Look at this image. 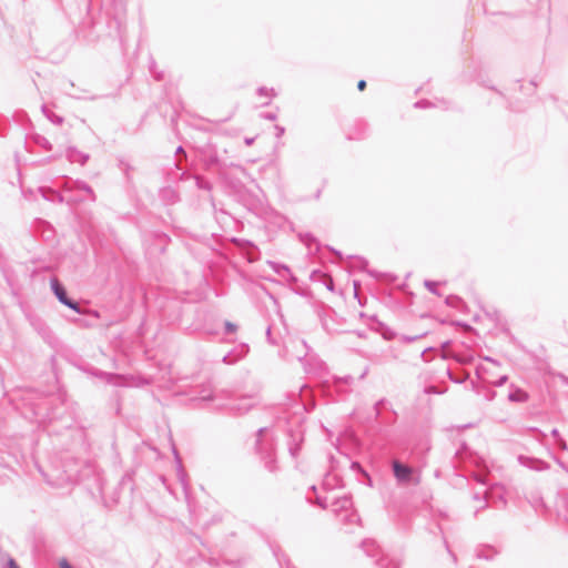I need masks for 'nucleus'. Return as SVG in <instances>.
I'll use <instances>...</instances> for the list:
<instances>
[{"label":"nucleus","instance_id":"39448f33","mask_svg":"<svg viewBox=\"0 0 568 568\" xmlns=\"http://www.w3.org/2000/svg\"><path fill=\"white\" fill-rule=\"evenodd\" d=\"M226 328L229 332H235L236 325H234L232 323H226Z\"/></svg>","mask_w":568,"mask_h":568},{"label":"nucleus","instance_id":"7ed1b4c3","mask_svg":"<svg viewBox=\"0 0 568 568\" xmlns=\"http://www.w3.org/2000/svg\"><path fill=\"white\" fill-rule=\"evenodd\" d=\"M59 566L60 568H72L65 558L60 559Z\"/></svg>","mask_w":568,"mask_h":568},{"label":"nucleus","instance_id":"20e7f679","mask_svg":"<svg viewBox=\"0 0 568 568\" xmlns=\"http://www.w3.org/2000/svg\"><path fill=\"white\" fill-rule=\"evenodd\" d=\"M357 88L359 91H363L366 88V82L364 80L358 81Z\"/></svg>","mask_w":568,"mask_h":568},{"label":"nucleus","instance_id":"f257e3e1","mask_svg":"<svg viewBox=\"0 0 568 568\" xmlns=\"http://www.w3.org/2000/svg\"><path fill=\"white\" fill-rule=\"evenodd\" d=\"M394 476L399 483H408L413 478L414 469L398 460L393 462Z\"/></svg>","mask_w":568,"mask_h":568},{"label":"nucleus","instance_id":"423d86ee","mask_svg":"<svg viewBox=\"0 0 568 568\" xmlns=\"http://www.w3.org/2000/svg\"><path fill=\"white\" fill-rule=\"evenodd\" d=\"M9 568H19V566L17 565V562L13 559H10L9 560Z\"/></svg>","mask_w":568,"mask_h":568},{"label":"nucleus","instance_id":"f03ea898","mask_svg":"<svg viewBox=\"0 0 568 568\" xmlns=\"http://www.w3.org/2000/svg\"><path fill=\"white\" fill-rule=\"evenodd\" d=\"M51 285H52V288L54 291V294L57 295V297L59 298V301L61 303H63L64 305L78 311V305L75 303H73L72 301H70L68 297H67V293H65V290L64 287L59 283L58 280H52L51 282Z\"/></svg>","mask_w":568,"mask_h":568}]
</instances>
